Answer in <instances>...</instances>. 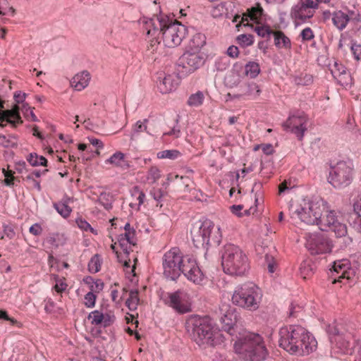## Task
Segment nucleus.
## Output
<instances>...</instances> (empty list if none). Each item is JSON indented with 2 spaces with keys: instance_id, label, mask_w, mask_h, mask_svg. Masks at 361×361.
Here are the masks:
<instances>
[{
  "instance_id": "nucleus-2",
  "label": "nucleus",
  "mask_w": 361,
  "mask_h": 361,
  "mask_svg": "<svg viewBox=\"0 0 361 361\" xmlns=\"http://www.w3.org/2000/svg\"><path fill=\"white\" fill-rule=\"evenodd\" d=\"M279 345L290 354L308 355L315 350L317 342L314 337L304 327L290 325L279 331Z\"/></svg>"
},
{
  "instance_id": "nucleus-37",
  "label": "nucleus",
  "mask_w": 361,
  "mask_h": 361,
  "mask_svg": "<svg viewBox=\"0 0 361 361\" xmlns=\"http://www.w3.org/2000/svg\"><path fill=\"white\" fill-rule=\"evenodd\" d=\"M99 202L106 209H109L112 207L114 200L113 195L109 192H103L99 196Z\"/></svg>"
},
{
  "instance_id": "nucleus-54",
  "label": "nucleus",
  "mask_w": 361,
  "mask_h": 361,
  "mask_svg": "<svg viewBox=\"0 0 361 361\" xmlns=\"http://www.w3.org/2000/svg\"><path fill=\"white\" fill-rule=\"evenodd\" d=\"M26 130L31 133L32 135L37 137L39 139H42L43 136L41 133L39 132L38 128L36 125H29L26 126Z\"/></svg>"
},
{
  "instance_id": "nucleus-13",
  "label": "nucleus",
  "mask_w": 361,
  "mask_h": 361,
  "mask_svg": "<svg viewBox=\"0 0 361 361\" xmlns=\"http://www.w3.org/2000/svg\"><path fill=\"white\" fill-rule=\"evenodd\" d=\"M305 238V247L312 255L325 254L331 250V241L321 233H307Z\"/></svg>"
},
{
  "instance_id": "nucleus-50",
  "label": "nucleus",
  "mask_w": 361,
  "mask_h": 361,
  "mask_svg": "<svg viewBox=\"0 0 361 361\" xmlns=\"http://www.w3.org/2000/svg\"><path fill=\"white\" fill-rule=\"evenodd\" d=\"M137 194V197L136 198L137 203H130V207H133L134 204L137 205V209H139L140 207L144 203L145 199V194L142 191H140L137 188H135L134 189V195Z\"/></svg>"
},
{
  "instance_id": "nucleus-26",
  "label": "nucleus",
  "mask_w": 361,
  "mask_h": 361,
  "mask_svg": "<svg viewBox=\"0 0 361 361\" xmlns=\"http://www.w3.org/2000/svg\"><path fill=\"white\" fill-rule=\"evenodd\" d=\"M117 243L125 254H128L131 245H135V239L130 233L128 234L122 233L118 236Z\"/></svg>"
},
{
  "instance_id": "nucleus-36",
  "label": "nucleus",
  "mask_w": 361,
  "mask_h": 361,
  "mask_svg": "<svg viewBox=\"0 0 361 361\" xmlns=\"http://www.w3.org/2000/svg\"><path fill=\"white\" fill-rule=\"evenodd\" d=\"M260 72L259 65L253 61L247 63L245 66V73L252 78H256Z\"/></svg>"
},
{
  "instance_id": "nucleus-43",
  "label": "nucleus",
  "mask_w": 361,
  "mask_h": 361,
  "mask_svg": "<svg viewBox=\"0 0 361 361\" xmlns=\"http://www.w3.org/2000/svg\"><path fill=\"white\" fill-rule=\"evenodd\" d=\"M238 43L242 47H249L254 43V37L250 34H242L237 37Z\"/></svg>"
},
{
  "instance_id": "nucleus-18",
  "label": "nucleus",
  "mask_w": 361,
  "mask_h": 361,
  "mask_svg": "<svg viewBox=\"0 0 361 361\" xmlns=\"http://www.w3.org/2000/svg\"><path fill=\"white\" fill-rule=\"evenodd\" d=\"M87 319L92 325L106 327L114 323L115 317L111 312L104 314L99 310H94L89 314Z\"/></svg>"
},
{
  "instance_id": "nucleus-60",
  "label": "nucleus",
  "mask_w": 361,
  "mask_h": 361,
  "mask_svg": "<svg viewBox=\"0 0 361 361\" xmlns=\"http://www.w3.org/2000/svg\"><path fill=\"white\" fill-rule=\"evenodd\" d=\"M301 307L299 305L291 304L289 309V317H296L297 313L299 312Z\"/></svg>"
},
{
  "instance_id": "nucleus-41",
  "label": "nucleus",
  "mask_w": 361,
  "mask_h": 361,
  "mask_svg": "<svg viewBox=\"0 0 361 361\" xmlns=\"http://www.w3.org/2000/svg\"><path fill=\"white\" fill-rule=\"evenodd\" d=\"M161 177V171L157 166H152L149 169L147 175V179L149 183H156Z\"/></svg>"
},
{
  "instance_id": "nucleus-59",
  "label": "nucleus",
  "mask_w": 361,
  "mask_h": 361,
  "mask_svg": "<svg viewBox=\"0 0 361 361\" xmlns=\"http://www.w3.org/2000/svg\"><path fill=\"white\" fill-rule=\"evenodd\" d=\"M243 209V205H233L230 207V209L233 214L240 217L243 216V213L241 212V210Z\"/></svg>"
},
{
  "instance_id": "nucleus-21",
  "label": "nucleus",
  "mask_w": 361,
  "mask_h": 361,
  "mask_svg": "<svg viewBox=\"0 0 361 361\" xmlns=\"http://www.w3.org/2000/svg\"><path fill=\"white\" fill-rule=\"evenodd\" d=\"M178 85V79L176 75H168L158 84L159 91L163 94H166L176 90Z\"/></svg>"
},
{
  "instance_id": "nucleus-45",
  "label": "nucleus",
  "mask_w": 361,
  "mask_h": 361,
  "mask_svg": "<svg viewBox=\"0 0 361 361\" xmlns=\"http://www.w3.org/2000/svg\"><path fill=\"white\" fill-rule=\"evenodd\" d=\"M147 119H144L143 121H137L132 128V136H134L135 134L144 132L147 130Z\"/></svg>"
},
{
  "instance_id": "nucleus-49",
  "label": "nucleus",
  "mask_w": 361,
  "mask_h": 361,
  "mask_svg": "<svg viewBox=\"0 0 361 361\" xmlns=\"http://www.w3.org/2000/svg\"><path fill=\"white\" fill-rule=\"evenodd\" d=\"M312 81V76L307 73L301 74V75L295 80L296 83L299 85H309Z\"/></svg>"
},
{
  "instance_id": "nucleus-64",
  "label": "nucleus",
  "mask_w": 361,
  "mask_h": 361,
  "mask_svg": "<svg viewBox=\"0 0 361 361\" xmlns=\"http://www.w3.org/2000/svg\"><path fill=\"white\" fill-rule=\"evenodd\" d=\"M261 149L263 152L267 155L272 154L274 151L272 146L269 144L262 145Z\"/></svg>"
},
{
  "instance_id": "nucleus-51",
  "label": "nucleus",
  "mask_w": 361,
  "mask_h": 361,
  "mask_svg": "<svg viewBox=\"0 0 361 361\" xmlns=\"http://www.w3.org/2000/svg\"><path fill=\"white\" fill-rule=\"evenodd\" d=\"M148 35L152 37V39L149 41L148 49L151 50V52L153 53L157 49V47L160 44V36H152V35Z\"/></svg>"
},
{
  "instance_id": "nucleus-22",
  "label": "nucleus",
  "mask_w": 361,
  "mask_h": 361,
  "mask_svg": "<svg viewBox=\"0 0 361 361\" xmlns=\"http://www.w3.org/2000/svg\"><path fill=\"white\" fill-rule=\"evenodd\" d=\"M233 6L232 1L221 2L214 6L211 10V14L214 18H220L225 16L226 18H231L232 14L229 13L228 10Z\"/></svg>"
},
{
  "instance_id": "nucleus-23",
  "label": "nucleus",
  "mask_w": 361,
  "mask_h": 361,
  "mask_svg": "<svg viewBox=\"0 0 361 361\" xmlns=\"http://www.w3.org/2000/svg\"><path fill=\"white\" fill-rule=\"evenodd\" d=\"M90 75L87 71H82L76 74L71 80L72 87L78 91L85 89L89 84Z\"/></svg>"
},
{
  "instance_id": "nucleus-24",
  "label": "nucleus",
  "mask_w": 361,
  "mask_h": 361,
  "mask_svg": "<svg viewBox=\"0 0 361 361\" xmlns=\"http://www.w3.org/2000/svg\"><path fill=\"white\" fill-rule=\"evenodd\" d=\"M240 87L242 92L240 94L241 97H246L250 99H256L261 94L259 86L255 82L245 83L241 85Z\"/></svg>"
},
{
  "instance_id": "nucleus-9",
  "label": "nucleus",
  "mask_w": 361,
  "mask_h": 361,
  "mask_svg": "<svg viewBox=\"0 0 361 361\" xmlns=\"http://www.w3.org/2000/svg\"><path fill=\"white\" fill-rule=\"evenodd\" d=\"M190 235L193 244L197 247L208 245L211 241L219 244L221 238L220 228L215 227L210 220L195 222L190 228Z\"/></svg>"
},
{
  "instance_id": "nucleus-19",
  "label": "nucleus",
  "mask_w": 361,
  "mask_h": 361,
  "mask_svg": "<svg viewBox=\"0 0 361 361\" xmlns=\"http://www.w3.org/2000/svg\"><path fill=\"white\" fill-rule=\"evenodd\" d=\"M221 318L223 328L229 331L236 322V314L234 310L227 304H223L220 307Z\"/></svg>"
},
{
  "instance_id": "nucleus-20",
  "label": "nucleus",
  "mask_w": 361,
  "mask_h": 361,
  "mask_svg": "<svg viewBox=\"0 0 361 361\" xmlns=\"http://www.w3.org/2000/svg\"><path fill=\"white\" fill-rule=\"evenodd\" d=\"M314 13L313 9L306 8L300 3L295 5L290 11V16L295 20H300L305 22L307 19L311 18Z\"/></svg>"
},
{
  "instance_id": "nucleus-4",
  "label": "nucleus",
  "mask_w": 361,
  "mask_h": 361,
  "mask_svg": "<svg viewBox=\"0 0 361 361\" xmlns=\"http://www.w3.org/2000/svg\"><path fill=\"white\" fill-rule=\"evenodd\" d=\"M186 329L191 338L204 348L219 345L224 341L221 331L208 317H190L186 322Z\"/></svg>"
},
{
  "instance_id": "nucleus-58",
  "label": "nucleus",
  "mask_w": 361,
  "mask_h": 361,
  "mask_svg": "<svg viewBox=\"0 0 361 361\" xmlns=\"http://www.w3.org/2000/svg\"><path fill=\"white\" fill-rule=\"evenodd\" d=\"M227 54L232 58H238L239 55V50L236 46H230L227 50Z\"/></svg>"
},
{
  "instance_id": "nucleus-57",
  "label": "nucleus",
  "mask_w": 361,
  "mask_h": 361,
  "mask_svg": "<svg viewBox=\"0 0 361 361\" xmlns=\"http://www.w3.org/2000/svg\"><path fill=\"white\" fill-rule=\"evenodd\" d=\"M299 3L305 6L306 8L307 7L310 9H313L314 11L318 7L317 3L314 0H301Z\"/></svg>"
},
{
  "instance_id": "nucleus-7",
  "label": "nucleus",
  "mask_w": 361,
  "mask_h": 361,
  "mask_svg": "<svg viewBox=\"0 0 361 361\" xmlns=\"http://www.w3.org/2000/svg\"><path fill=\"white\" fill-rule=\"evenodd\" d=\"M222 266L225 273L242 276L248 269V259L238 246L227 244L224 246L222 254Z\"/></svg>"
},
{
  "instance_id": "nucleus-15",
  "label": "nucleus",
  "mask_w": 361,
  "mask_h": 361,
  "mask_svg": "<svg viewBox=\"0 0 361 361\" xmlns=\"http://www.w3.org/2000/svg\"><path fill=\"white\" fill-rule=\"evenodd\" d=\"M204 54L201 51L187 50L179 59V66L184 72L191 73L200 68L204 63Z\"/></svg>"
},
{
  "instance_id": "nucleus-30",
  "label": "nucleus",
  "mask_w": 361,
  "mask_h": 361,
  "mask_svg": "<svg viewBox=\"0 0 361 361\" xmlns=\"http://www.w3.org/2000/svg\"><path fill=\"white\" fill-rule=\"evenodd\" d=\"M82 281L88 286L90 292L98 293L104 288V283L100 279L95 280L91 276H87L83 279Z\"/></svg>"
},
{
  "instance_id": "nucleus-39",
  "label": "nucleus",
  "mask_w": 361,
  "mask_h": 361,
  "mask_svg": "<svg viewBox=\"0 0 361 361\" xmlns=\"http://www.w3.org/2000/svg\"><path fill=\"white\" fill-rule=\"evenodd\" d=\"M35 108L30 106L27 103L24 102V119L30 122L39 121V119L35 114Z\"/></svg>"
},
{
  "instance_id": "nucleus-1",
  "label": "nucleus",
  "mask_w": 361,
  "mask_h": 361,
  "mask_svg": "<svg viewBox=\"0 0 361 361\" xmlns=\"http://www.w3.org/2000/svg\"><path fill=\"white\" fill-rule=\"evenodd\" d=\"M164 275L176 280L183 273L185 278L195 284H202L204 275L196 259L190 255H184L178 247H172L162 258Z\"/></svg>"
},
{
  "instance_id": "nucleus-34",
  "label": "nucleus",
  "mask_w": 361,
  "mask_h": 361,
  "mask_svg": "<svg viewBox=\"0 0 361 361\" xmlns=\"http://www.w3.org/2000/svg\"><path fill=\"white\" fill-rule=\"evenodd\" d=\"M300 273L301 276L306 279L310 278L313 274V268L310 260H304L300 267Z\"/></svg>"
},
{
  "instance_id": "nucleus-11",
  "label": "nucleus",
  "mask_w": 361,
  "mask_h": 361,
  "mask_svg": "<svg viewBox=\"0 0 361 361\" xmlns=\"http://www.w3.org/2000/svg\"><path fill=\"white\" fill-rule=\"evenodd\" d=\"M322 231L334 232L336 237H343L347 234V226L341 222L336 216V212L330 209L326 202V209L324 211L317 224Z\"/></svg>"
},
{
  "instance_id": "nucleus-44",
  "label": "nucleus",
  "mask_w": 361,
  "mask_h": 361,
  "mask_svg": "<svg viewBox=\"0 0 361 361\" xmlns=\"http://www.w3.org/2000/svg\"><path fill=\"white\" fill-rule=\"evenodd\" d=\"M97 298L96 293L89 291L84 297V305L87 308H93L95 306Z\"/></svg>"
},
{
  "instance_id": "nucleus-47",
  "label": "nucleus",
  "mask_w": 361,
  "mask_h": 361,
  "mask_svg": "<svg viewBox=\"0 0 361 361\" xmlns=\"http://www.w3.org/2000/svg\"><path fill=\"white\" fill-rule=\"evenodd\" d=\"M248 16L251 20H257L261 17L263 13L262 8L258 4L256 7H252L247 10Z\"/></svg>"
},
{
  "instance_id": "nucleus-33",
  "label": "nucleus",
  "mask_w": 361,
  "mask_h": 361,
  "mask_svg": "<svg viewBox=\"0 0 361 361\" xmlns=\"http://www.w3.org/2000/svg\"><path fill=\"white\" fill-rule=\"evenodd\" d=\"M204 95L201 91L191 94L187 102L188 105L194 107H198L203 104Z\"/></svg>"
},
{
  "instance_id": "nucleus-10",
  "label": "nucleus",
  "mask_w": 361,
  "mask_h": 361,
  "mask_svg": "<svg viewBox=\"0 0 361 361\" xmlns=\"http://www.w3.org/2000/svg\"><path fill=\"white\" fill-rule=\"evenodd\" d=\"M354 169L352 163L338 161L329 171L328 181L335 188L342 189L348 186L353 179Z\"/></svg>"
},
{
  "instance_id": "nucleus-38",
  "label": "nucleus",
  "mask_w": 361,
  "mask_h": 361,
  "mask_svg": "<svg viewBox=\"0 0 361 361\" xmlns=\"http://www.w3.org/2000/svg\"><path fill=\"white\" fill-rule=\"evenodd\" d=\"M126 303L130 310H135L139 303L138 291L136 290H131Z\"/></svg>"
},
{
  "instance_id": "nucleus-56",
  "label": "nucleus",
  "mask_w": 361,
  "mask_h": 361,
  "mask_svg": "<svg viewBox=\"0 0 361 361\" xmlns=\"http://www.w3.org/2000/svg\"><path fill=\"white\" fill-rule=\"evenodd\" d=\"M3 172L4 173L5 179L4 182L6 185H10L11 184H13V181L15 179V177L13 176L11 171H6L4 169H2Z\"/></svg>"
},
{
  "instance_id": "nucleus-61",
  "label": "nucleus",
  "mask_w": 361,
  "mask_h": 361,
  "mask_svg": "<svg viewBox=\"0 0 361 361\" xmlns=\"http://www.w3.org/2000/svg\"><path fill=\"white\" fill-rule=\"evenodd\" d=\"M42 227L38 224H35L30 228V233L35 235H39L42 233Z\"/></svg>"
},
{
  "instance_id": "nucleus-31",
  "label": "nucleus",
  "mask_w": 361,
  "mask_h": 361,
  "mask_svg": "<svg viewBox=\"0 0 361 361\" xmlns=\"http://www.w3.org/2000/svg\"><path fill=\"white\" fill-rule=\"evenodd\" d=\"M205 43L206 37L204 35L200 33L195 34L190 42L188 50L201 51V48L205 44Z\"/></svg>"
},
{
  "instance_id": "nucleus-62",
  "label": "nucleus",
  "mask_w": 361,
  "mask_h": 361,
  "mask_svg": "<svg viewBox=\"0 0 361 361\" xmlns=\"http://www.w3.org/2000/svg\"><path fill=\"white\" fill-rule=\"evenodd\" d=\"M76 223L78 227L82 230L87 231L89 228H91L90 224L85 220L78 219Z\"/></svg>"
},
{
  "instance_id": "nucleus-6",
  "label": "nucleus",
  "mask_w": 361,
  "mask_h": 361,
  "mask_svg": "<svg viewBox=\"0 0 361 361\" xmlns=\"http://www.w3.org/2000/svg\"><path fill=\"white\" fill-rule=\"evenodd\" d=\"M326 209V201L322 198L302 199L290 206L292 215L307 225H316Z\"/></svg>"
},
{
  "instance_id": "nucleus-42",
  "label": "nucleus",
  "mask_w": 361,
  "mask_h": 361,
  "mask_svg": "<svg viewBox=\"0 0 361 361\" xmlns=\"http://www.w3.org/2000/svg\"><path fill=\"white\" fill-rule=\"evenodd\" d=\"M180 156V152L176 149L164 150L157 153L159 159H176Z\"/></svg>"
},
{
  "instance_id": "nucleus-52",
  "label": "nucleus",
  "mask_w": 361,
  "mask_h": 361,
  "mask_svg": "<svg viewBox=\"0 0 361 361\" xmlns=\"http://www.w3.org/2000/svg\"><path fill=\"white\" fill-rule=\"evenodd\" d=\"M351 51L354 55L356 60L361 59V45L357 43H353L350 47Z\"/></svg>"
},
{
  "instance_id": "nucleus-3",
  "label": "nucleus",
  "mask_w": 361,
  "mask_h": 361,
  "mask_svg": "<svg viewBox=\"0 0 361 361\" xmlns=\"http://www.w3.org/2000/svg\"><path fill=\"white\" fill-rule=\"evenodd\" d=\"M147 35L161 36L166 47L178 46L185 36L186 27L176 20L160 13L154 16L145 23Z\"/></svg>"
},
{
  "instance_id": "nucleus-14",
  "label": "nucleus",
  "mask_w": 361,
  "mask_h": 361,
  "mask_svg": "<svg viewBox=\"0 0 361 361\" xmlns=\"http://www.w3.org/2000/svg\"><path fill=\"white\" fill-rule=\"evenodd\" d=\"M165 303L180 314L191 310V298L188 293L183 290H178L167 294Z\"/></svg>"
},
{
  "instance_id": "nucleus-12",
  "label": "nucleus",
  "mask_w": 361,
  "mask_h": 361,
  "mask_svg": "<svg viewBox=\"0 0 361 361\" xmlns=\"http://www.w3.org/2000/svg\"><path fill=\"white\" fill-rule=\"evenodd\" d=\"M330 341L334 349H338L342 353L350 354L354 347L355 339L351 333L341 332L337 326H329Z\"/></svg>"
},
{
  "instance_id": "nucleus-46",
  "label": "nucleus",
  "mask_w": 361,
  "mask_h": 361,
  "mask_svg": "<svg viewBox=\"0 0 361 361\" xmlns=\"http://www.w3.org/2000/svg\"><path fill=\"white\" fill-rule=\"evenodd\" d=\"M299 37L302 42H308L314 38V33L310 27H307L300 32Z\"/></svg>"
},
{
  "instance_id": "nucleus-29",
  "label": "nucleus",
  "mask_w": 361,
  "mask_h": 361,
  "mask_svg": "<svg viewBox=\"0 0 361 361\" xmlns=\"http://www.w3.org/2000/svg\"><path fill=\"white\" fill-rule=\"evenodd\" d=\"M72 202L71 198L63 199L61 202L54 204V207L63 218H67L70 216L72 209L68 204Z\"/></svg>"
},
{
  "instance_id": "nucleus-8",
  "label": "nucleus",
  "mask_w": 361,
  "mask_h": 361,
  "mask_svg": "<svg viewBox=\"0 0 361 361\" xmlns=\"http://www.w3.org/2000/svg\"><path fill=\"white\" fill-rule=\"evenodd\" d=\"M263 293L254 283H245L235 288L232 295V302L243 309L255 311L259 309L262 300Z\"/></svg>"
},
{
  "instance_id": "nucleus-16",
  "label": "nucleus",
  "mask_w": 361,
  "mask_h": 361,
  "mask_svg": "<svg viewBox=\"0 0 361 361\" xmlns=\"http://www.w3.org/2000/svg\"><path fill=\"white\" fill-rule=\"evenodd\" d=\"M307 118L305 115L292 116L288 118L283 126L301 140L307 130Z\"/></svg>"
},
{
  "instance_id": "nucleus-25",
  "label": "nucleus",
  "mask_w": 361,
  "mask_h": 361,
  "mask_svg": "<svg viewBox=\"0 0 361 361\" xmlns=\"http://www.w3.org/2000/svg\"><path fill=\"white\" fill-rule=\"evenodd\" d=\"M105 163L122 169H126L129 167V164L126 159V155L121 152H116L113 154L109 159L105 161Z\"/></svg>"
},
{
  "instance_id": "nucleus-27",
  "label": "nucleus",
  "mask_w": 361,
  "mask_h": 361,
  "mask_svg": "<svg viewBox=\"0 0 361 361\" xmlns=\"http://www.w3.org/2000/svg\"><path fill=\"white\" fill-rule=\"evenodd\" d=\"M349 20L348 15L342 11H335L332 14V22L339 30L345 29Z\"/></svg>"
},
{
  "instance_id": "nucleus-63",
  "label": "nucleus",
  "mask_w": 361,
  "mask_h": 361,
  "mask_svg": "<svg viewBox=\"0 0 361 361\" xmlns=\"http://www.w3.org/2000/svg\"><path fill=\"white\" fill-rule=\"evenodd\" d=\"M288 189H289V186L288 185V182L286 180L283 181L279 185L278 195H283Z\"/></svg>"
},
{
  "instance_id": "nucleus-40",
  "label": "nucleus",
  "mask_w": 361,
  "mask_h": 361,
  "mask_svg": "<svg viewBox=\"0 0 361 361\" xmlns=\"http://www.w3.org/2000/svg\"><path fill=\"white\" fill-rule=\"evenodd\" d=\"M102 260L98 255H94L88 263V269L92 273H97L101 269Z\"/></svg>"
},
{
  "instance_id": "nucleus-17",
  "label": "nucleus",
  "mask_w": 361,
  "mask_h": 361,
  "mask_svg": "<svg viewBox=\"0 0 361 361\" xmlns=\"http://www.w3.org/2000/svg\"><path fill=\"white\" fill-rule=\"evenodd\" d=\"M331 271L333 283H341L343 279L349 280L353 274V271L349 267V262L347 259L334 262Z\"/></svg>"
},
{
  "instance_id": "nucleus-28",
  "label": "nucleus",
  "mask_w": 361,
  "mask_h": 361,
  "mask_svg": "<svg viewBox=\"0 0 361 361\" xmlns=\"http://www.w3.org/2000/svg\"><path fill=\"white\" fill-rule=\"evenodd\" d=\"M274 45L279 49H290L291 43L290 39L281 30L274 31Z\"/></svg>"
},
{
  "instance_id": "nucleus-32",
  "label": "nucleus",
  "mask_w": 361,
  "mask_h": 361,
  "mask_svg": "<svg viewBox=\"0 0 361 361\" xmlns=\"http://www.w3.org/2000/svg\"><path fill=\"white\" fill-rule=\"evenodd\" d=\"M355 218L353 222V227L361 233V197L353 204Z\"/></svg>"
},
{
  "instance_id": "nucleus-55",
  "label": "nucleus",
  "mask_w": 361,
  "mask_h": 361,
  "mask_svg": "<svg viewBox=\"0 0 361 361\" xmlns=\"http://www.w3.org/2000/svg\"><path fill=\"white\" fill-rule=\"evenodd\" d=\"M67 285L64 283L63 279L56 280L54 289L59 293H62L66 290Z\"/></svg>"
},
{
  "instance_id": "nucleus-48",
  "label": "nucleus",
  "mask_w": 361,
  "mask_h": 361,
  "mask_svg": "<svg viewBox=\"0 0 361 361\" xmlns=\"http://www.w3.org/2000/svg\"><path fill=\"white\" fill-rule=\"evenodd\" d=\"M255 32L262 37H269L273 34L274 30L269 28L268 26H256L255 27Z\"/></svg>"
},
{
  "instance_id": "nucleus-35",
  "label": "nucleus",
  "mask_w": 361,
  "mask_h": 361,
  "mask_svg": "<svg viewBox=\"0 0 361 361\" xmlns=\"http://www.w3.org/2000/svg\"><path fill=\"white\" fill-rule=\"evenodd\" d=\"M27 162L32 166H47V160L43 156H38L35 153H31L27 157Z\"/></svg>"
},
{
  "instance_id": "nucleus-53",
  "label": "nucleus",
  "mask_w": 361,
  "mask_h": 361,
  "mask_svg": "<svg viewBox=\"0 0 361 361\" xmlns=\"http://www.w3.org/2000/svg\"><path fill=\"white\" fill-rule=\"evenodd\" d=\"M88 140L90 144H92V145L96 146L97 147V149L96 150V153H97V154L99 155L100 154L99 149H102L104 147V145H103L102 142L100 140L93 137H88Z\"/></svg>"
},
{
  "instance_id": "nucleus-5",
  "label": "nucleus",
  "mask_w": 361,
  "mask_h": 361,
  "mask_svg": "<svg viewBox=\"0 0 361 361\" xmlns=\"http://www.w3.org/2000/svg\"><path fill=\"white\" fill-rule=\"evenodd\" d=\"M234 350L245 361H262L268 355L263 338L254 333H248L238 338L234 343Z\"/></svg>"
}]
</instances>
